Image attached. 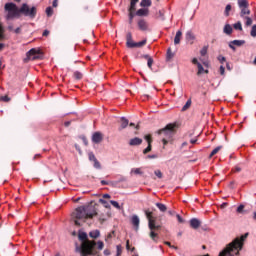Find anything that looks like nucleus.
Segmentation results:
<instances>
[{
  "mask_svg": "<svg viewBox=\"0 0 256 256\" xmlns=\"http://www.w3.org/2000/svg\"><path fill=\"white\" fill-rule=\"evenodd\" d=\"M131 173H134V175H143V171H141V168H134L131 170Z\"/></svg>",
  "mask_w": 256,
  "mask_h": 256,
  "instance_id": "35",
  "label": "nucleus"
},
{
  "mask_svg": "<svg viewBox=\"0 0 256 256\" xmlns=\"http://www.w3.org/2000/svg\"><path fill=\"white\" fill-rule=\"evenodd\" d=\"M97 160V157H95V154H93V152H90L89 153V161H96Z\"/></svg>",
  "mask_w": 256,
  "mask_h": 256,
  "instance_id": "54",
  "label": "nucleus"
},
{
  "mask_svg": "<svg viewBox=\"0 0 256 256\" xmlns=\"http://www.w3.org/2000/svg\"><path fill=\"white\" fill-rule=\"evenodd\" d=\"M20 13L25 15V17H30V19H35L37 17V8L34 6L29 8V5L23 4L20 8Z\"/></svg>",
  "mask_w": 256,
  "mask_h": 256,
  "instance_id": "6",
  "label": "nucleus"
},
{
  "mask_svg": "<svg viewBox=\"0 0 256 256\" xmlns=\"http://www.w3.org/2000/svg\"><path fill=\"white\" fill-rule=\"evenodd\" d=\"M191 107V100H188L186 104L182 107V111H187Z\"/></svg>",
  "mask_w": 256,
  "mask_h": 256,
  "instance_id": "45",
  "label": "nucleus"
},
{
  "mask_svg": "<svg viewBox=\"0 0 256 256\" xmlns=\"http://www.w3.org/2000/svg\"><path fill=\"white\" fill-rule=\"evenodd\" d=\"M152 2L151 0H141L140 7H151Z\"/></svg>",
  "mask_w": 256,
  "mask_h": 256,
  "instance_id": "27",
  "label": "nucleus"
},
{
  "mask_svg": "<svg viewBox=\"0 0 256 256\" xmlns=\"http://www.w3.org/2000/svg\"><path fill=\"white\" fill-rule=\"evenodd\" d=\"M93 163H94V167H95V169H100L101 168V163H99V160H94L93 161Z\"/></svg>",
  "mask_w": 256,
  "mask_h": 256,
  "instance_id": "52",
  "label": "nucleus"
},
{
  "mask_svg": "<svg viewBox=\"0 0 256 256\" xmlns=\"http://www.w3.org/2000/svg\"><path fill=\"white\" fill-rule=\"evenodd\" d=\"M103 247H105V244L103 243V241H98L97 242L98 251H103Z\"/></svg>",
  "mask_w": 256,
  "mask_h": 256,
  "instance_id": "40",
  "label": "nucleus"
},
{
  "mask_svg": "<svg viewBox=\"0 0 256 256\" xmlns=\"http://www.w3.org/2000/svg\"><path fill=\"white\" fill-rule=\"evenodd\" d=\"M0 41H5V28H3V24L0 22ZM5 49V44L0 43V51Z\"/></svg>",
  "mask_w": 256,
  "mask_h": 256,
  "instance_id": "12",
  "label": "nucleus"
},
{
  "mask_svg": "<svg viewBox=\"0 0 256 256\" xmlns=\"http://www.w3.org/2000/svg\"><path fill=\"white\" fill-rule=\"evenodd\" d=\"M192 63H193V65H197V66H198V64H200L199 61L197 60V58H193Z\"/></svg>",
  "mask_w": 256,
  "mask_h": 256,
  "instance_id": "64",
  "label": "nucleus"
},
{
  "mask_svg": "<svg viewBox=\"0 0 256 256\" xmlns=\"http://www.w3.org/2000/svg\"><path fill=\"white\" fill-rule=\"evenodd\" d=\"M231 11V4H227L225 7V15L229 17V12Z\"/></svg>",
  "mask_w": 256,
  "mask_h": 256,
  "instance_id": "47",
  "label": "nucleus"
},
{
  "mask_svg": "<svg viewBox=\"0 0 256 256\" xmlns=\"http://www.w3.org/2000/svg\"><path fill=\"white\" fill-rule=\"evenodd\" d=\"M142 143H143V139H141L139 137L132 138L129 141V145L131 147H137V146L141 145Z\"/></svg>",
  "mask_w": 256,
  "mask_h": 256,
  "instance_id": "14",
  "label": "nucleus"
},
{
  "mask_svg": "<svg viewBox=\"0 0 256 256\" xmlns=\"http://www.w3.org/2000/svg\"><path fill=\"white\" fill-rule=\"evenodd\" d=\"M97 215V211H95V207L93 206H80L75 209L72 213V221L76 225V227H81V219H93Z\"/></svg>",
  "mask_w": 256,
  "mask_h": 256,
  "instance_id": "1",
  "label": "nucleus"
},
{
  "mask_svg": "<svg viewBox=\"0 0 256 256\" xmlns=\"http://www.w3.org/2000/svg\"><path fill=\"white\" fill-rule=\"evenodd\" d=\"M120 127L118 128L119 131H123V129H127V126L129 125V120L125 117L120 118Z\"/></svg>",
  "mask_w": 256,
  "mask_h": 256,
  "instance_id": "17",
  "label": "nucleus"
},
{
  "mask_svg": "<svg viewBox=\"0 0 256 256\" xmlns=\"http://www.w3.org/2000/svg\"><path fill=\"white\" fill-rule=\"evenodd\" d=\"M135 11H129V23L131 25V23H133V19L135 17Z\"/></svg>",
  "mask_w": 256,
  "mask_h": 256,
  "instance_id": "44",
  "label": "nucleus"
},
{
  "mask_svg": "<svg viewBox=\"0 0 256 256\" xmlns=\"http://www.w3.org/2000/svg\"><path fill=\"white\" fill-rule=\"evenodd\" d=\"M137 17H148L149 16V9L148 8H140L136 11Z\"/></svg>",
  "mask_w": 256,
  "mask_h": 256,
  "instance_id": "16",
  "label": "nucleus"
},
{
  "mask_svg": "<svg viewBox=\"0 0 256 256\" xmlns=\"http://www.w3.org/2000/svg\"><path fill=\"white\" fill-rule=\"evenodd\" d=\"M135 42L133 41V34L131 32H128L126 34V46L129 49H134Z\"/></svg>",
  "mask_w": 256,
  "mask_h": 256,
  "instance_id": "11",
  "label": "nucleus"
},
{
  "mask_svg": "<svg viewBox=\"0 0 256 256\" xmlns=\"http://www.w3.org/2000/svg\"><path fill=\"white\" fill-rule=\"evenodd\" d=\"M243 45H245V40H233L229 43V47L230 49H232V51H236V47H243Z\"/></svg>",
  "mask_w": 256,
  "mask_h": 256,
  "instance_id": "10",
  "label": "nucleus"
},
{
  "mask_svg": "<svg viewBox=\"0 0 256 256\" xmlns=\"http://www.w3.org/2000/svg\"><path fill=\"white\" fill-rule=\"evenodd\" d=\"M159 158V155L158 154H152V155H148L146 157V159H158Z\"/></svg>",
  "mask_w": 256,
  "mask_h": 256,
  "instance_id": "57",
  "label": "nucleus"
},
{
  "mask_svg": "<svg viewBox=\"0 0 256 256\" xmlns=\"http://www.w3.org/2000/svg\"><path fill=\"white\" fill-rule=\"evenodd\" d=\"M218 61H219V63H221L223 65V63H225V61H227V58H225V56L220 55V56H218Z\"/></svg>",
  "mask_w": 256,
  "mask_h": 256,
  "instance_id": "51",
  "label": "nucleus"
},
{
  "mask_svg": "<svg viewBox=\"0 0 256 256\" xmlns=\"http://www.w3.org/2000/svg\"><path fill=\"white\" fill-rule=\"evenodd\" d=\"M137 3H139V0H131L129 11H135Z\"/></svg>",
  "mask_w": 256,
  "mask_h": 256,
  "instance_id": "29",
  "label": "nucleus"
},
{
  "mask_svg": "<svg viewBox=\"0 0 256 256\" xmlns=\"http://www.w3.org/2000/svg\"><path fill=\"white\" fill-rule=\"evenodd\" d=\"M158 15L162 19V21L165 20V13L163 12V10H159Z\"/></svg>",
  "mask_w": 256,
  "mask_h": 256,
  "instance_id": "58",
  "label": "nucleus"
},
{
  "mask_svg": "<svg viewBox=\"0 0 256 256\" xmlns=\"http://www.w3.org/2000/svg\"><path fill=\"white\" fill-rule=\"evenodd\" d=\"M140 31H149V23L145 19H140L137 22Z\"/></svg>",
  "mask_w": 256,
  "mask_h": 256,
  "instance_id": "9",
  "label": "nucleus"
},
{
  "mask_svg": "<svg viewBox=\"0 0 256 256\" xmlns=\"http://www.w3.org/2000/svg\"><path fill=\"white\" fill-rule=\"evenodd\" d=\"M198 72H197V75H203L204 71H205V68H203V65L201 64H198Z\"/></svg>",
  "mask_w": 256,
  "mask_h": 256,
  "instance_id": "38",
  "label": "nucleus"
},
{
  "mask_svg": "<svg viewBox=\"0 0 256 256\" xmlns=\"http://www.w3.org/2000/svg\"><path fill=\"white\" fill-rule=\"evenodd\" d=\"M148 227L150 229L149 237L154 241V243H158L159 241V234L156 233L155 231H159L161 229V225H156L155 221H150L148 224Z\"/></svg>",
  "mask_w": 256,
  "mask_h": 256,
  "instance_id": "5",
  "label": "nucleus"
},
{
  "mask_svg": "<svg viewBox=\"0 0 256 256\" xmlns=\"http://www.w3.org/2000/svg\"><path fill=\"white\" fill-rule=\"evenodd\" d=\"M233 27H234V29H235L236 31H243V26H242L241 22L235 23V24L233 25Z\"/></svg>",
  "mask_w": 256,
  "mask_h": 256,
  "instance_id": "33",
  "label": "nucleus"
},
{
  "mask_svg": "<svg viewBox=\"0 0 256 256\" xmlns=\"http://www.w3.org/2000/svg\"><path fill=\"white\" fill-rule=\"evenodd\" d=\"M232 171H233L234 173H241V171H243V169L241 168L240 165H236V166L232 169Z\"/></svg>",
  "mask_w": 256,
  "mask_h": 256,
  "instance_id": "43",
  "label": "nucleus"
},
{
  "mask_svg": "<svg viewBox=\"0 0 256 256\" xmlns=\"http://www.w3.org/2000/svg\"><path fill=\"white\" fill-rule=\"evenodd\" d=\"M95 245H97V242L94 240L92 241H86L81 244V254L82 256H88V255H99V252L95 250Z\"/></svg>",
  "mask_w": 256,
  "mask_h": 256,
  "instance_id": "2",
  "label": "nucleus"
},
{
  "mask_svg": "<svg viewBox=\"0 0 256 256\" xmlns=\"http://www.w3.org/2000/svg\"><path fill=\"white\" fill-rule=\"evenodd\" d=\"M99 203H101L102 205H104V207H106V209H109V202H107L105 199L100 198L99 199Z\"/></svg>",
  "mask_w": 256,
  "mask_h": 256,
  "instance_id": "37",
  "label": "nucleus"
},
{
  "mask_svg": "<svg viewBox=\"0 0 256 256\" xmlns=\"http://www.w3.org/2000/svg\"><path fill=\"white\" fill-rule=\"evenodd\" d=\"M176 219H177L178 223H185V220L179 214H176Z\"/></svg>",
  "mask_w": 256,
  "mask_h": 256,
  "instance_id": "55",
  "label": "nucleus"
},
{
  "mask_svg": "<svg viewBox=\"0 0 256 256\" xmlns=\"http://www.w3.org/2000/svg\"><path fill=\"white\" fill-rule=\"evenodd\" d=\"M207 51H208V47L204 46L201 50H200V55L202 57H205L207 55Z\"/></svg>",
  "mask_w": 256,
  "mask_h": 256,
  "instance_id": "39",
  "label": "nucleus"
},
{
  "mask_svg": "<svg viewBox=\"0 0 256 256\" xmlns=\"http://www.w3.org/2000/svg\"><path fill=\"white\" fill-rule=\"evenodd\" d=\"M238 7L240 9V16L245 17V15H251V10H249V1L240 0L238 2Z\"/></svg>",
  "mask_w": 256,
  "mask_h": 256,
  "instance_id": "7",
  "label": "nucleus"
},
{
  "mask_svg": "<svg viewBox=\"0 0 256 256\" xmlns=\"http://www.w3.org/2000/svg\"><path fill=\"white\" fill-rule=\"evenodd\" d=\"M190 227L192 229H199V227H201V220H199L197 218H192L190 220Z\"/></svg>",
  "mask_w": 256,
  "mask_h": 256,
  "instance_id": "15",
  "label": "nucleus"
},
{
  "mask_svg": "<svg viewBox=\"0 0 256 256\" xmlns=\"http://www.w3.org/2000/svg\"><path fill=\"white\" fill-rule=\"evenodd\" d=\"M224 33H225L226 35H231V33H233V27H231L230 24H226V25L224 26Z\"/></svg>",
  "mask_w": 256,
  "mask_h": 256,
  "instance_id": "23",
  "label": "nucleus"
},
{
  "mask_svg": "<svg viewBox=\"0 0 256 256\" xmlns=\"http://www.w3.org/2000/svg\"><path fill=\"white\" fill-rule=\"evenodd\" d=\"M177 127H179L177 122L167 124L164 128L158 130V135H164L166 139H171L175 135Z\"/></svg>",
  "mask_w": 256,
  "mask_h": 256,
  "instance_id": "3",
  "label": "nucleus"
},
{
  "mask_svg": "<svg viewBox=\"0 0 256 256\" xmlns=\"http://www.w3.org/2000/svg\"><path fill=\"white\" fill-rule=\"evenodd\" d=\"M147 66L149 67V69H152V67H153V58H148Z\"/></svg>",
  "mask_w": 256,
  "mask_h": 256,
  "instance_id": "53",
  "label": "nucleus"
},
{
  "mask_svg": "<svg viewBox=\"0 0 256 256\" xmlns=\"http://www.w3.org/2000/svg\"><path fill=\"white\" fill-rule=\"evenodd\" d=\"M144 213L148 219V225L151 223V221H155V218H153V212L150 210H144Z\"/></svg>",
  "mask_w": 256,
  "mask_h": 256,
  "instance_id": "20",
  "label": "nucleus"
},
{
  "mask_svg": "<svg viewBox=\"0 0 256 256\" xmlns=\"http://www.w3.org/2000/svg\"><path fill=\"white\" fill-rule=\"evenodd\" d=\"M223 149V146H217L215 149L212 150L210 153V158L214 157V155H217L221 150Z\"/></svg>",
  "mask_w": 256,
  "mask_h": 256,
  "instance_id": "28",
  "label": "nucleus"
},
{
  "mask_svg": "<svg viewBox=\"0 0 256 256\" xmlns=\"http://www.w3.org/2000/svg\"><path fill=\"white\" fill-rule=\"evenodd\" d=\"M103 253L105 256L111 255V251L109 249H105Z\"/></svg>",
  "mask_w": 256,
  "mask_h": 256,
  "instance_id": "62",
  "label": "nucleus"
},
{
  "mask_svg": "<svg viewBox=\"0 0 256 256\" xmlns=\"http://www.w3.org/2000/svg\"><path fill=\"white\" fill-rule=\"evenodd\" d=\"M220 75H225V67L223 65L220 66Z\"/></svg>",
  "mask_w": 256,
  "mask_h": 256,
  "instance_id": "61",
  "label": "nucleus"
},
{
  "mask_svg": "<svg viewBox=\"0 0 256 256\" xmlns=\"http://www.w3.org/2000/svg\"><path fill=\"white\" fill-rule=\"evenodd\" d=\"M116 249H117L116 256H121V253H123V248L121 247V245H117Z\"/></svg>",
  "mask_w": 256,
  "mask_h": 256,
  "instance_id": "48",
  "label": "nucleus"
},
{
  "mask_svg": "<svg viewBox=\"0 0 256 256\" xmlns=\"http://www.w3.org/2000/svg\"><path fill=\"white\" fill-rule=\"evenodd\" d=\"M154 175H156L158 179H163V172H161V170H155Z\"/></svg>",
  "mask_w": 256,
  "mask_h": 256,
  "instance_id": "41",
  "label": "nucleus"
},
{
  "mask_svg": "<svg viewBox=\"0 0 256 256\" xmlns=\"http://www.w3.org/2000/svg\"><path fill=\"white\" fill-rule=\"evenodd\" d=\"M156 207H158L159 211H161L162 213H165L167 211V206L163 203H156Z\"/></svg>",
  "mask_w": 256,
  "mask_h": 256,
  "instance_id": "26",
  "label": "nucleus"
},
{
  "mask_svg": "<svg viewBox=\"0 0 256 256\" xmlns=\"http://www.w3.org/2000/svg\"><path fill=\"white\" fill-rule=\"evenodd\" d=\"M153 149V146L151 144H148V146L143 150V154L147 155V153H151Z\"/></svg>",
  "mask_w": 256,
  "mask_h": 256,
  "instance_id": "34",
  "label": "nucleus"
},
{
  "mask_svg": "<svg viewBox=\"0 0 256 256\" xmlns=\"http://www.w3.org/2000/svg\"><path fill=\"white\" fill-rule=\"evenodd\" d=\"M110 203L113 207H115V209H121V206L119 205V203L117 201L111 200Z\"/></svg>",
  "mask_w": 256,
  "mask_h": 256,
  "instance_id": "42",
  "label": "nucleus"
},
{
  "mask_svg": "<svg viewBox=\"0 0 256 256\" xmlns=\"http://www.w3.org/2000/svg\"><path fill=\"white\" fill-rule=\"evenodd\" d=\"M181 37H183V32H181V30H178L174 38L175 45H179V43H181Z\"/></svg>",
  "mask_w": 256,
  "mask_h": 256,
  "instance_id": "19",
  "label": "nucleus"
},
{
  "mask_svg": "<svg viewBox=\"0 0 256 256\" xmlns=\"http://www.w3.org/2000/svg\"><path fill=\"white\" fill-rule=\"evenodd\" d=\"M250 35H251V37H256V24L252 26Z\"/></svg>",
  "mask_w": 256,
  "mask_h": 256,
  "instance_id": "49",
  "label": "nucleus"
},
{
  "mask_svg": "<svg viewBox=\"0 0 256 256\" xmlns=\"http://www.w3.org/2000/svg\"><path fill=\"white\" fill-rule=\"evenodd\" d=\"M114 234H115V231L110 232V233L107 235L105 241H107L108 239H112Z\"/></svg>",
  "mask_w": 256,
  "mask_h": 256,
  "instance_id": "60",
  "label": "nucleus"
},
{
  "mask_svg": "<svg viewBox=\"0 0 256 256\" xmlns=\"http://www.w3.org/2000/svg\"><path fill=\"white\" fill-rule=\"evenodd\" d=\"M0 101H4V103H9L11 101V98L9 96H1Z\"/></svg>",
  "mask_w": 256,
  "mask_h": 256,
  "instance_id": "46",
  "label": "nucleus"
},
{
  "mask_svg": "<svg viewBox=\"0 0 256 256\" xmlns=\"http://www.w3.org/2000/svg\"><path fill=\"white\" fill-rule=\"evenodd\" d=\"M59 5V0H54L52 2V7H57Z\"/></svg>",
  "mask_w": 256,
  "mask_h": 256,
  "instance_id": "63",
  "label": "nucleus"
},
{
  "mask_svg": "<svg viewBox=\"0 0 256 256\" xmlns=\"http://www.w3.org/2000/svg\"><path fill=\"white\" fill-rule=\"evenodd\" d=\"M101 141H103V133H101V132H95V133L92 135V142H93V143H96V144H99V143H101Z\"/></svg>",
  "mask_w": 256,
  "mask_h": 256,
  "instance_id": "13",
  "label": "nucleus"
},
{
  "mask_svg": "<svg viewBox=\"0 0 256 256\" xmlns=\"http://www.w3.org/2000/svg\"><path fill=\"white\" fill-rule=\"evenodd\" d=\"M78 238L80 241H82V243H86V241H91L87 239V233L85 232H79Z\"/></svg>",
  "mask_w": 256,
  "mask_h": 256,
  "instance_id": "21",
  "label": "nucleus"
},
{
  "mask_svg": "<svg viewBox=\"0 0 256 256\" xmlns=\"http://www.w3.org/2000/svg\"><path fill=\"white\" fill-rule=\"evenodd\" d=\"M100 235L101 232H99V230H94L89 233V237H91V239H97Z\"/></svg>",
  "mask_w": 256,
  "mask_h": 256,
  "instance_id": "24",
  "label": "nucleus"
},
{
  "mask_svg": "<svg viewBox=\"0 0 256 256\" xmlns=\"http://www.w3.org/2000/svg\"><path fill=\"white\" fill-rule=\"evenodd\" d=\"M186 40L190 41L191 43H193V41H195V35L193 34V32L188 31L186 33Z\"/></svg>",
  "mask_w": 256,
  "mask_h": 256,
  "instance_id": "25",
  "label": "nucleus"
},
{
  "mask_svg": "<svg viewBox=\"0 0 256 256\" xmlns=\"http://www.w3.org/2000/svg\"><path fill=\"white\" fill-rule=\"evenodd\" d=\"M246 22L245 25L246 27H251V25H253V19H251V17H245Z\"/></svg>",
  "mask_w": 256,
  "mask_h": 256,
  "instance_id": "36",
  "label": "nucleus"
},
{
  "mask_svg": "<svg viewBox=\"0 0 256 256\" xmlns=\"http://www.w3.org/2000/svg\"><path fill=\"white\" fill-rule=\"evenodd\" d=\"M74 79H76L77 81H81V79H83V73H81L79 71H75L74 72Z\"/></svg>",
  "mask_w": 256,
  "mask_h": 256,
  "instance_id": "30",
  "label": "nucleus"
},
{
  "mask_svg": "<svg viewBox=\"0 0 256 256\" xmlns=\"http://www.w3.org/2000/svg\"><path fill=\"white\" fill-rule=\"evenodd\" d=\"M46 14L48 17H51L53 15V8L47 7L46 8Z\"/></svg>",
  "mask_w": 256,
  "mask_h": 256,
  "instance_id": "50",
  "label": "nucleus"
},
{
  "mask_svg": "<svg viewBox=\"0 0 256 256\" xmlns=\"http://www.w3.org/2000/svg\"><path fill=\"white\" fill-rule=\"evenodd\" d=\"M164 245H167L168 247H170V249H179L177 246H173V245H171V242H164Z\"/></svg>",
  "mask_w": 256,
  "mask_h": 256,
  "instance_id": "56",
  "label": "nucleus"
},
{
  "mask_svg": "<svg viewBox=\"0 0 256 256\" xmlns=\"http://www.w3.org/2000/svg\"><path fill=\"white\" fill-rule=\"evenodd\" d=\"M243 209H245V205L238 206L237 213H243Z\"/></svg>",
  "mask_w": 256,
  "mask_h": 256,
  "instance_id": "59",
  "label": "nucleus"
},
{
  "mask_svg": "<svg viewBox=\"0 0 256 256\" xmlns=\"http://www.w3.org/2000/svg\"><path fill=\"white\" fill-rule=\"evenodd\" d=\"M27 57L30 61H37V59H43V53L37 48H32L27 52Z\"/></svg>",
  "mask_w": 256,
  "mask_h": 256,
  "instance_id": "8",
  "label": "nucleus"
},
{
  "mask_svg": "<svg viewBox=\"0 0 256 256\" xmlns=\"http://www.w3.org/2000/svg\"><path fill=\"white\" fill-rule=\"evenodd\" d=\"M173 57H175V53H173V50H171V48H168L166 52V61H171Z\"/></svg>",
  "mask_w": 256,
  "mask_h": 256,
  "instance_id": "22",
  "label": "nucleus"
},
{
  "mask_svg": "<svg viewBox=\"0 0 256 256\" xmlns=\"http://www.w3.org/2000/svg\"><path fill=\"white\" fill-rule=\"evenodd\" d=\"M144 139H145V141L147 142L148 145L153 143V136L151 134L145 135Z\"/></svg>",
  "mask_w": 256,
  "mask_h": 256,
  "instance_id": "31",
  "label": "nucleus"
},
{
  "mask_svg": "<svg viewBox=\"0 0 256 256\" xmlns=\"http://www.w3.org/2000/svg\"><path fill=\"white\" fill-rule=\"evenodd\" d=\"M131 223H132V225L135 226L136 231H138L139 230V223H140L139 216L133 215L132 218H131Z\"/></svg>",
  "mask_w": 256,
  "mask_h": 256,
  "instance_id": "18",
  "label": "nucleus"
},
{
  "mask_svg": "<svg viewBox=\"0 0 256 256\" xmlns=\"http://www.w3.org/2000/svg\"><path fill=\"white\" fill-rule=\"evenodd\" d=\"M4 9L8 13L6 19H13L21 13L20 9L17 8V5H15L14 3H6Z\"/></svg>",
  "mask_w": 256,
  "mask_h": 256,
  "instance_id": "4",
  "label": "nucleus"
},
{
  "mask_svg": "<svg viewBox=\"0 0 256 256\" xmlns=\"http://www.w3.org/2000/svg\"><path fill=\"white\" fill-rule=\"evenodd\" d=\"M145 45H147V40H142V41H140V42H135V43H134V48H135V47H143V46H145Z\"/></svg>",
  "mask_w": 256,
  "mask_h": 256,
  "instance_id": "32",
  "label": "nucleus"
}]
</instances>
